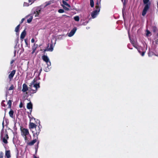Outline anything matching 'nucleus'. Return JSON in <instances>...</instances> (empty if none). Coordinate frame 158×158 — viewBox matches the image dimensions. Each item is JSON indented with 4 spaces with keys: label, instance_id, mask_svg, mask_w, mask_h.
Masks as SVG:
<instances>
[{
    "label": "nucleus",
    "instance_id": "nucleus-50",
    "mask_svg": "<svg viewBox=\"0 0 158 158\" xmlns=\"http://www.w3.org/2000/svg\"><path fill=\"white\" fill-rule=\"evenodd\" d=\"M134 47H135V48H137L136 47H135V46H134Z\"/></svg>",
    "mask_w": 158,
    "mask_h": 158
},
{
    "label": "nucleus",
    "instance_id": "nucleus-37",
    "mask_svg": "<svg viewBox=\"0 0 158 158\" xmlns=\"http://www.w3.org/2000/svg\"><path fill=\"white\" fill-rule=\"evenodd\" d=\"M37 123H38L39 124V126L40 125V121L39 120L37 119L36 121Z\"/></svg>",
    "mask_w": 158,
    "mask_h": 158
},
{
    "label": "nucleus",
    "instance_id": "nucleus-18",
    "mask_svg": "<svg viewBox=\"0 0 158 158\" xmlns=\"http://www.w3.org/2000/svg\"><path fill=\"white\" fill-rule=\"evenodd\" d=\"M9 115L10 117L12 118L14 117V111L13 110H11L10 111L9 113Z\"/></svg>",
    "mask_w": 158,
    "mask_h": 158
},
{
    "label": "nucleus",
    "instance_id": "nucleus-40",
    "mask_svg": "<svg viewBox=\"0 0 158 158\" xmlns=\"http://www.w3.org/2000/svg\"><path fill=\"white\" fill-rule=\"evenodd\" d=\"M24 18H23L22 19H21V22H20V23L21 24V23H22L23 21H24Z\"/></svg>",
    "mask_w": 158,
    "mask_h": 158
},
{
    "label": "nucleus",
    "instance_id": "nucleus-53",
    "mask_svg": "<svg viewBox=\"0 0 158 158\" xmlns=\"http://www.w3.org/2000/svg\"><path fill=\"white\" fill-rule=\"evenodd\" d=\"M132 44H133V45H134V44L133 43H132Z\"/></svg>",
    "mask_w": 158,
    "mask_h": 158
},
{
    "label": "nucleus",
    "instance_id": "nucleus-26",
    "mask_svg": "<svg viewBox=\"0 0 158 158\" xmlns=\"http://www.w3.org/2000/svg\"><path fill=\"white\" fill-rule=\"evenodd\" d=\"M28 117L30 119V122H31V121L32 119H34V120H35V118H34L33 117H31V116H30V115H28Z\"/></svg>",
    "mask_w": 158,
    "mask_h": 158
},
{
    "label": "nucleus",
    "instance_id": "nucleus-21",
    "mask_svg": "<svg viewBox=\"0 0 158 158\" xmlns=\"http://www.w3.org/2000/svg\"><path fill=\"white\" fill-rule=\"evenodd\" d=\"M74 20L76 21H79L80 20V18L78 16H76L74 17Z\"/></svg>",
    "mask_w": 158,
    "mask_h": 158
},
{
    "label": "nucleus",
    "instance_id": "nucleus-52",
    "mask_svg": "<svg viewBox=\"0 0 158 158\" xmlns=\"http://www.w3.org/2000/svg\"><path fill=\"white\" fill-rule=\"evenodd\" d=\"M130 48V49H132V48Z\"/></svg>",
    "mask_w": 158,
    "mask_h": 158
},
{
    "label": "nucleus",
    "instance_id": "nucleus-34",
    "mask_svg": "<svg viewBox=\"0 0 158 158\" xmlns=\"http://www.w3.org/2000/svg\"><path fill=\"white\" fill-rule=\"evenodd\" d=\"M29 5V4L27 3L24 2L23 4V6H28Z\"/></svg>",
    "mask_w": 158,
    "mask_h": 158
},
{
    "label": "nucleus",
    "instance_id": "nucleus-36",
    "mask_svg": "<svg viewBox=\"0 0 158 158\" xmlns=\"http://www.w3.org/2000/svg\"><path fill=\"white\" fill-rule=\"evenodd\" d=\"M24 41L26 46H27L28 45L27 40V39H25Z\"/></svg>",
    "mask_w": 158,
    "mask_h": 158
},
{
    "label": "nucleus",
    "instance_id": "nucleus-47",
    "mask_svg": "<svg viewBox=\"0 0 158 158\" xmlns=\"http://www.w3.org/2000/svg\"><path fill=\"white\" fill-rule=\"evenodd\" d=\"M154 31H155V30H154V28H153V31L154 32Z\"/></svg>",
    "mask_w": 158,
    "mask_h": 158
},
{
    "label": "nucleus",
    "instance_id": "nucleus-16",
    "mask_svg": "<svg viewBox=\"0 0 158 158\" xmlns=\"http://www.w3.org/2000/svg\"><path fill=\"white\" fill-rule=\"evenodd\" d=\"M37 47V45H36L35 44H34L33 45V46L32 47V52H31V54H33L35 52L36 48Z\"/></svg>",
    "mask_w": 158,
    "mask_h": 158
},
{
    "label": "nucleus",
    "instance_id": "nucleus-24",
    "mask_svg": "<svg viewBox=\"0 0 158 158\" xmlns=\"http://www.w3.org/2000/svg\"><path fill=\"white\" fill-rule=\"evenodd\" d=\"M33 19L32 16H31L30 18L27 19V23H30L32 21V19Z\"/></svg>",
    "mask_w": 158,
    "mask_h": 158
},
{
    "label": "nucleus",
    "instance_id": "nucleus-43",
    "mask_svg": "<svg viewBox=\"0 0 158 158\" xmlns=\"http://www.w3.org/2000/svg\"><path fill=\"white\" fill-rule=\"evenodd\" d=\"M37 149H36L35 150V155L36 156V153H37Z\"/></svg>",
    "mask_w": 158,
    "mask_h": 158
},
{
    "label": "nucleus",
    "instance_id": "nucleus-19",
    "mask_svg": "<svg viewBox=\"0 0 158 158\" xmlns=\"http://www.w3.org/2000/svg\"><path fill=\"white\" fill-rule=\"evenodd\" d=\"M20 27V24H19L15 27V31L16 32L18 33L19 32Z\"/></svg>",
    "mask_w": 158,
    "mask_h": 158
},
{
    "label": "nucleus",
    "instance_id": "nucleus-49",
    "mask_svg": "<svg viewBox=\"0 0 158 158\" xmlns=\"http://www.w3.org/2000/svg\"><path fill=\"white\" fill-rule=\"evenodd\" d=\"M157 42H158V39L157 40Z\"/></svg>",
    "mask_w": 158,
    "mask_h": 158
},
{
    "label": "nucleus",
    "instance_id": "nucleus-17",
    "mask_svg": "<svg viewBox=\"0 0 158 158\" xmlns=\"http://www.w3.org/2000/svg\"><path fill=\"white\" fill-rule=\"evenodd\" d=\"M40 9H37L36 11V13L35 12L34 14H35V17L38 16L39 15L40 12Z\"/></svg>",
    "mask_w": 158,
    "mask_h": 158
},
{
    "label": "nucleus",
    "instance_id": "nucleus-25",
    "mask_svg": "<svg viewBox=\"0 0 158 158\" xmlns=\"http://www.w3.org/2000/svg\"><path fill=\"white\" fill-rule=\"evenodd\" d=\"M14 89V86L13 85H12L8 89V90H11Z\"/></svg>",
    "mask_w": 158,
    "mask_h": 158
},
{
    "label": "nucleus",
    "instance_id": "nucleus-38",
    "mask_svg": "<svg viewBox=\"0 0 158 158\" xmlns=\"http://www.w3.org/2000/svg\"><path fill=\"white\" fill-rule=\"evenodd\" d=\"M15 60H11V61H10V64H12L13 62L15 61Z\"/></svg>",
    "mask_w": 158,
    "mask_h": 158
},
{
    "label": "nucleus",
    "instance_id": "nucleus-30",
    "mask_svg": "<svg viewBox=\"0 0 158 158\" xmlns=\"http://www.w3.org/2000/svg\"><path fill=\"white\" fill-rule=\"evenodd\" d=\"M4 154L2 152H0V158H3V157Z\"/></svg>",
    "mask_w": 158,
    "mask_h": 158
},
{
    "label": "nucleus",
    "instance_id": "nucleus-8",
    "mask_svg": "<svg viewBox=\"0 0 158 158\" xmlns=\"http://www.w3.org/2000/svg\"><path fill=\"white\" fill-rule=\"evenodd\" d=\"M42 59L47 64L49 62L50 65H51V62L49 61V59L48 58L47 56L45 55H43L42 56Z\"/></svg>",
    "mask_w": 158,
    "mask_h": 158
},
{
    "label": "nucleus",
    "instance_id": "nucleus-12",
    "mask_svg": "<svg viewBox=\"0 0 158 158\" xmlns=\"http://www.w3.org/2000/svg\"><path fill=\"white\" fill-rule=\"evenodd\" d=\"M26 35V32L25 30H24L21 33L20 35V39L22 41L23 40V39L24 38L25 35Z\"/></svg>",
    "mask_w": 158,
    "mask_h": 158
},
{
    "label": "nucleus",
    "instance_id": "nucleus-22",
    "mask_svg": "<svg viewBox=\"0 0 158 158\" xmlns=\"http://www.w3.org/2000/svg\"><path fill=\"white\" fill-rule=\"evenodd\" d=\"M8 105V107L10 108L12 104V102L11 100H9L8 102L7 103Z\"/></svg>",
    "mask_w": 158,
    "mask_h": 158
},
{
    "label": "nucleus",
    "instance_id": "nucleus-32",
    "mask_svg": "<svg viewBox=\"0 0 158 158\" xmlns=\"http://www.w3.org/2000/svg\"><path fill=\"white\" fill-rule=\"evenodd\" d=\"M122 2H123V5L124 6L126 5V0H121Z\"/></svg>",
    "mask_w": 158,
    "mask_h": 158
},
{
    "label": "nucleus",
    "instance_id": "nucleus-3",
    "mask_svg": "<svg viewBox=\"0 0 158 158\" xmlns=\"http://www.w3.org/2000/svg\"><path fill=\"white\" fill-rule=\"evenodd\" d=\"M21 135L24 138L25 140H27V136L30 135L29 130L27 129L23 128V127L20 128Z\"/></svg>",
    "mask_w": 158,
    "mask_h": 158
},
{
    "label": "nucleus",
    "instance_id": "nucleus-35",
    "mask_svg": "<svg viewBox=\"0 0 158 158\" xmlns=\"http://www.w3.org/2000/svg\"><path fill=\"white\" fill-rule=\"evenodd\" d=\"M23 106V103L22 102H20V103L19 105V107L20 108L22 107Z\"/></svg>",
    "mask_w": 158,
    "mask_h": 158
},
{
    "label": "nucleus",
    "instance_id": "nucleus-23",
    "mask_svg": "<svg viewBox=\"0 0 158 158\" xmlns=\"http://www.w3.org/2000/svg\"><path fill=\"white\" fill-rule=\"evenodd\" d=\"M90 5L91 7H94V3L93 0H90Z\"/></svg>",
    "mask_w": 158,
    "mask_h": 158
},
{
    "label": "nucleus",
    "instance_id": "nucleus-27",
    "mask_svg": "<svg viewBox=\"0 0 158 158\" xmlns=\"http://www.w3.org/2000/svg\"><path fill=\"white\" fill-rule=\"evenodd\" d=\"M64 10L63 9H60L58 10V12L60 13H64Z\"/></svg>",
    "mask_w": 158,
    "mask_h": 158
},
{
    "label": "nucleus",
    "instance_id": "nucleus-45",
    "mask_svg": "<svg viewBox=\"0 0 158 158\" xmlns=\"http://www.w3.org/2000/svg\"><path fill=\"white\" fill-rule=\"evenodd\" d=\"M63 16H66V17H68L66 15H63Z\"/></svg>",
    "mask_w": 158,
    "mask_h": 158
},
{
    "label": "nucleus",
    "instance_id": "nucleus-44",
    "mask_svg": "<svg viewBox=\"0 0 158 158\" xmlns=\"http://www.w3.org/2000/svg\"><path fill=\"white\" fill-rule=\"evenodd\" d=\"M28 1L29 2H31V0H28Z\"/></svg>",
    "mask_w": 158,
    "mask_h": 158
},
{
    "label": "nucleus",
    "instance_id": "nucleus-29",
    "mask_svg": "<svg viewBox=\"0 0 158 158\" xmlns=\"http://www.w3.org/2000/svg\"><path fill=\"white\" fill-rule=\"evenodd\" d=\"M5 100H2V102H1V105L2 106H3V107H5V106H6V105L4 103V102H5Z\"/></svg>",
    "mask_w": 158,
    "mask_h": 158
},
{
    "label": "nucleus",
    "instance_id": "nucleus-14",
    "mask_svg": "<svg viewBox=\"0 0 158 158\" xmlns=\"http://www.w3.org/2000/svg\"><path fill=\"white\" fill-rule=\"evenodd\" d=\"M32 108V104L31 103V102H30L29 103H27V108L28 109H31V112L30 114H31V109Z\"/></svg>",
    "mask_w": 158,
    "mask_h": 158
},
{
    "label": "nucleus",
    "instance_id": "nucleus-33",
    "mask_svg": "<svg viewBox=\"0 0 158 158\" xmlns=\"http://www.w3.org/2000/svg\"><path fill=\"white\" fill-rule=\"evenodd\" d=\"M42 71V68L41 67L39 71L38 72L39 73H38V76H39L40 75Z\"/></svg>",
    "mask_w": 158,
    "mask_h": 158
},
{
    "label": "nucleus",
    "instance_id": "nucleus-5",
    "mask_svg": "<svg viewBox=\"0 0 158 158\" xmlns=\"http://www.w3.org/2000/svg\"><path fill=\"white\" fill-rule=\"evenodd\" d=\"M36 80L34 79L32 81V83L34 84V86L35 88L36 89L35 90H33V93H35L37 91L38 88H40V83H37Z\"/></svg>",
    "mask_w": 158,
    "mask_h": 158
},
{
    "label": "nucleus",
    "instance_id": "nucleus-41",
    "mask_svg": "<svg viewBox=\"0 0 158 158\" xmlns=\"http://www.w3.org/2000/svg\"><path fill=\"white\" fill-rule=\"evenodd\" d=\"M35 41V40L34 39H33V38H32L31 40V42L32 43H33Z\"/></svg>",
    "mask_w": 158,
    "mask_h": 158
},
{
    "label": "nucleus",
    "instance_id": "nucleus-51",
    "mask_svg": "<svg viewBox=\"0 0 158 158\" xmlns=\"http://www.w3.org/2000/svg\"><path fill=\"white\" fill-rule=\"evenodd\" d=\"M39 142H38L37 143L38 144H39Z\"/></svg>",
    "mask_w": 158,
    "mask_h": 158
},
{
    "label": "nucleus",
    "instance_id": "nucleus-2",
    "mask_svg": "<svg viewBox=\"0 0 158 158\" xmlns=\"http://www.w3.org/2000/svg\"><path fill=\"white\" fill-rule=\"evenodd\" d=\"M150 0H143V4H145L142 12V15L144 16L146 14L147 11L149 9L151 4Z\"/></svg>",
    "mask_w": 158,
    "mask_h": 158
},
{
    "label": "nucleus",
    "instance_id": "nucleus-31",
    "mask_svg": "<svg viewBox=\"0 0 158 158\" xmlns=\"http://www.w3.org/2000/svg\"><path fill=\"white\" fill-rule=\"evenodd\" d=\"M150 34H151V32H150V31L148 30H147V33H146V35L147 36H148Z\"/></svg>",
    "mask_w": 158,
    "mask_h": 158
},
{
    "label": "nucleus",
    "instance_id": "nucleus-48",
    "mask_svg": "<svg viewBox=\"0 0 158 158\" xmlns=\"http://www.w3.org/2000/svg\"><path fill=\"white\" fill-rule=\"evenodd\" d=\"M154 31H155V30H154V28H153V31L154 32Z\"/></svg>",
    "mask_w": 158,
    "mask_h": 158
},
{
    "label": "nucleus",
    "instance_id": "nucleus-54",
    "mask_svg": "<svg viewBox=\"0 0 158 158\" xmlns=\"http://www.w3.org/2000/svg\"><path fill=\"white\" fill-rule=\"evenodd\" d=\"M65 0L67 1H68V0Z\"/></svg>",
    "mask_w": 158,
    "mask_h": 158
},
{
    "label": "nucleus",
    "instance_id": "nucleus-20",
    "mask_svg": "<svg viewBox=\"0 0 158 158\" xmlns=\"http://www.w3.org/2000/svg\"><path fill=\"white\" fill-rule=\"evenodd\" d=\"M62 3L64 5H66L68 7L70 8L71 7L70 6L69 4H68L66 1L64 0H63Z\"/></svg>",
    "mask_w": 158,
    "mask_h": 158
},
{
    "label": "nucleus",
    "instance_id": "nucleus-7",
    "mask_svg": "<svg viewBox=\"0 0 158 158\" xmlns=\"http://www.w3.org/2000/svg\"><path fill=\"white\" fill-rule=\"evenodd\" d=\"M16 73V70H14L11 71V73L9 75L8 78L10 80V81H11L13 79V77L14 76L15 74Z\"/></svg>",
    "mask_w": 158,
    "mask_h": 158
},
{
    "label": "nucleus",
    "instance_id": "nucleus-15",
    "mask_svg": "<svg viewBox=\"0 0 158 158\" xmlns=\"http://www.w3.org/2000/svg\"><path fill=\"white\" fill-rule=\"evenodd\" d=\"M5 156L7 158H10L11 157L10 151V150H6Z\"/></svg>",
    "mask_w": 158,
    "mask_h": 158
},
{
    "label": "nucleus",
    "instance_id": "nucleus-10",
    "mask_svg": "<svg viewBox=\"0 0 158 158\" xmlns=\"http://www.w3.org/2000/svg\"><path fill=\"white\" fill-rule=\"evenodd\" d=\"M6 133V134L5 136L2 139L3 142L5 144H7L8 143L7 140L9 139V136L7 131Z\"/></svg>",
    "mask_w": 158,
    "mask_h": 158
},
{
    "label": "nucleus",
    "instance_id": "nucleus-9",
    "mask_svg": "<svg viewBox=\"0 0 158 158\" xmlns=\"http://www.w3.org/2000/svg\"><path fill=\"white\" fill-rule=\"evenodd\" d=\"M77 30L76 27H74L70 31V32L68 34V35L69 37H71L73 36Z\"/></svg>",
    "mask_w": 158,
    "mask_h": 158
},
{
    "label": "nucleus",
    "instance_id": "nucleus-11",
    "mask_svg": "<svg viewBox=\"0 0 158 158\" xmlns=\"http://www.w3.org/2000/svg\"><path fill=\"white\" fill-rule=\"evenodd\" d=\"M28 90V87L27 85L24 83L23 85V89L22 91L23 92H25L27 91Z\"/></svg>",
    "mask_w": 158,
    "mask_h": 158
},
{
    "label": "nucleus",
    "instance_id": "nucleus-28",
    "mask_svg": "<svg viewBox=\"0 0 158 158\" xmlns=\"http://www.w3.org/2000/svg\"><path fill=\"white\" fill-rule=\"evenodd\" d=\"M62 7L65 10L69 11V8L67 7L64 5H63Z\"/></svg>",
    "mask_w": 158,
    "mask_h": 158
},
{
    "label": "nucleus",
    "instance_id": "nucleus-39",
    "mask_svg": "<svg viewBox=\"0 0 158 158\" xmlns=\"http://www.w3.org/2000/svg\"><path fill=\"white\" fill-rule=\"evenodd\" d=\"M145 52H143L141 54V56H143L144 55Z\"/></svg>",
    "mask_w": 158,
    "mask_h": 158
},
{
    "label": "nucleus",
    "instance_id": "nucleus-42",
    "mask_svg": "<svg viewBox=\"0 0 158 158\" xmlns=\"http://www.w3.org/2000/svg\"><path fill=\"white\" fill-rule=\"evenodd\" d=\"M33 158H39V157H37L35 154L33 155Z\"/></svg>",
    "mask_w": 158,
    "mask_h": 158
},
{
    "label": "nucleus",
    "instance_id": "nucleus-6",
    "mask_svg": "<svg viewBox=\"0 0 158 158\" xmlns=\"http://www.w3.org/2000/svg\"><path fill=\"white\" fill-rule=\"evenodd\" d=\"M49 44H48V46L47 47V48H46L44 49V52H45L46 51H50L52 52L53 50V44L52 43L50 44V47L48 48L49 46Z\"/></svg>",
    "mask_w": 158,
    "mask_h": 158
},
{
    "label": "nucleus",
    "instance_id": "nucleus-1",
    "mask_svg": "<svg viewBox=\"0 0 158 158\" xmlns=\"http://www.w3.org/2000/svg\"><path fill=\"white\" fill-rule=\"evenodd\" d=\"M29 128L32 132L33 136L35 137L36 135L37 139H38V136L40 131V128L39 126L37 127V125H36L35 124L30 122L29 124Z\"/></svg>",
    "mask_w": 158,
    "mask_h": 158
},
{
    "label": "nucleus",
    "instance_id": "nucleus-4",
    "mask_svg": "<svg viewBox=\"0 0 158 158\" xmlns=\"http://www.w3.org/2000/svg\"><path fill=\"white\" fill-rule=\"evenodd\" d=\"M95 8L96 9L94 10L91 13V15L93 18H95L96 17L97 15L100 10V8L99 6V4L98 2H97L96 4Z\"/></svg>",
    "mask_w": 158,
    "mask_h": 158
},
{
    "label": "nucleus",
    "instance_id": "nucleus-46",
    "mask_svg": "<svg viewBox=\"0 0 158 158\" xmlns=\"http://www.w3.org/2000/svg\"><path fill=\"white\" fill-rule=\"evenodd\" d=\"M157 8L158 9V2H157Z\"/></svg>",
    "mask_w": 158,
    "mask_h": 158
},
{
    "label": "nucleus",
    "instance_id": "nucleus-13",
    "mask_svg": "<svg viewBox=\"0 0 158 158\" xmlns=\"http://www.w3.org/2000/svg\"><path fill=\"white\" fill-rule=\"evenodd\" d=\"M35 136H36L35 135ZM36 138L35 139L31 141V142H29L28 143V144L29 145H30V146H32V145H33L37 141V139L36 138Z\"/></svg>",
    "mask_w": 158,
    "mask_h": 158
}]
</instances>
